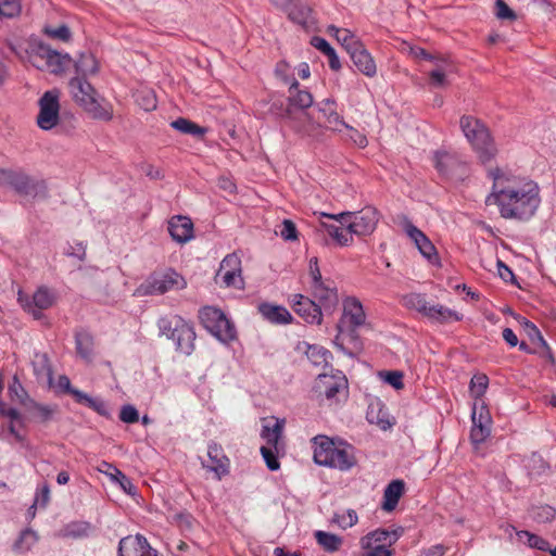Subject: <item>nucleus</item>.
<instances>
[{
	"label": "nucleus",
	"instance_id": "f257e3e1",
	"mask_svg": "<svg viewBox=\"0 0 556 556\" xmlns=\"http://www.w3.org/2000/svg\"><path fill=\"white\" fill-rule=\"evenodd\" d=\"M491 177L493 184L489 199L493 200L501 217L528 222L536 214L542 202L536 181L500 168L492 170Z\"/></svg>",
	"mask_w": 556,
	"mask_h": 556
},
{
	"label": "nucleus",
	"instance_id": "f03ea898",
	"mask_svg": "<svg viewBox=\"0 0 556 556\" xmlns=\"http://www.w3.org/2000/svg\"><path fill=\"white\" fill-rule=\"evenodd\" d=\"M470 395L472 397L470 442L472 450L477 455L484 456L486 453V402L484 394L486 392V376L476 375L470 381Z\"/></svg>",
	"mask_w": 556,
	"mask_h": 556
},
{
	"label": "nucleus",
	"instance_id": "7ed1b4c3",
	"mask_svg": "<svg viewBox=\"0 0 556 556\" xmlns=\"http://www.w3.org/2000/svg\"><path fill=\"white\" fill-rule=\"evenodd\" d=\"M71 93L77 104L94 119L111 121L113 117L112 105L100 98L97 90L89 81L79 76L70 80Z\"/></svg>",
	"mask_w": 556,
	"mask_h": 556
},
{
	"label": "nucleus",
	"instance_id": "20e7f679",
	"mask_svg": "<svg viewBox=\"0 0 556 556\" xmlns=\"http://www.w3.org/2000/svg\"><path fill=\"white\" fill-rule=\"evenodd\" d=\"M157 326L162 336L174 341L176 351L185 355H190L193 352L197 336L191 324L179 316H174L160 318Z\"/></svg>",
	"mask_w": 556,
	"mask_h": 556
},
{
	"label": "nucleus",
	"instance_id": "39448f33",
	"mask_svg": "<svg viewBox=\"0 0 556 556\" xmlns=\"http://www.w3.org/2000/svg\"><path fill=\"white\" fill-rule=\"evenodd\" d=\"M323 217L333 219L349 227L356 236H368L374 232L379 222V213L372 206H366L358 212H342L339 214L320 213Z\"/></svg>",
	"mask_w": 556,
	"mask_h": 556
},
{
	"label": "nucleus",
	"instance_id": "423d86ee",
	"mask_svg": "<svg viewBox=\"0 0 556 556\" xmlns=\"http://www.w3.org/2000/svg\"><path fill=\"white\" fill-rule=\"evenodd\" d=\"M2 181L12 187L17 193L33 199H46L48 187L45 180L35 179L23 172L0 169Z\"/></svg>",
	"mask_w": 556,
	"mask_h": 556
},
{
	"label": "nucleus",
	"instance_id": "0eeeda50",
	"mask_svg": "<svg viewBox=\"0 0 556 556\" xmlns=\"http://www.w3.org/2000/svg\"><path fill=\"white\" fill-rule=\"evenodd\" d=\"M201 324L219 341L227 343L236 338V329L224 312L219 308L206 306L199 312Z\"/></svg>",
	"mask_w": 556,
	"mask_h": 556
},
{
	"label": "nucleus",
	"instance_id": "6e6552de",
	"mask_svg": "<svg viewBox=\"0 0 556 556\" xmlns=\"http://www.w3.org/2000/svg\"><path fill=\"white\" fill-rule=\"evenodd\" d=\"M186 281L175 270H168L163 274L151 275L137 289L139 295L164 294L173 289H182Z\"/></svg>",
	"mask_w": 556,
	"mask_h": 556
},
{
	"label": "nucleus",
	"instance_id": "1a4fd4ad",
	"mask_svg": "<svg viewBox=\"0 0 556 556\" xmlns=\"http://www.w3.org/2000/svg\"><path fill=\"white\" fill-rule=\"evenodd\" d=\"M270 110L279 116L285 125L289 126L296 134L309 135L315 128L306 110L285 108L281 102H274Z\"/></svg>",
	"mask_w": 556,
	"mask_h": 556
},
{
	"label": "nucleus",
	"instance_id": "9d476101",
	"mask_svg": "<svg viewBox=\"0 0 556 556\" xmlns=\"http://www.w3.org/2000/svg\"><path fill=\"white\" fill-rule=\"evenodd\" d=\"M459 126L467 141L484 163L486 159V127L483 122L471 115H464L460 117Z\"/></svg>",
	"mask_w": 556,
	"mask_h": 556
},
{
	"label": "nucleus",
	"instance_id": "9b49d317",
	"mask_svg": "<svg viewBox=\"0 0 556 556\" xmlns=\"http://www.w3.org/2000/svg\"><path fill=\"white\" fill-rule=\"evenodd\" d=\"M59 93L55 90L46 91L39 99L37 125L43 130L52 129L59 122Z\"/></svg>",
	"mask_w": 556,
	"mask_h": 556
},
{
	"label": "nucleus",
	"instance_id": "f8f14e48",
	"mask_svg": "<svg viewBox=\"0 0 556 556\" xmlns=\"http://www.w3.org/2000/svg\"><path fill=\"white\" fill-rule=\"evenodd\" d=\"M403 229L407 237L414 242L420 254L432 265L439 264V255L435 247L429 238L418 229L407 217H403Z\"/></svg>",
	"mask_w": 556,
	"mask_h": 556
},
{
	"label": "nucleus",
	"instance_id": "ddd939ff",
	"mask_svg": "<svg viewBox=\"0 0 556 556\" xmlns=\"http://www.w3.org/2000/svg\"><path fill=\"white\" fill-rule=\"evenodd\" d=\"M314 388L320 395H325L328 400H333L338 394L346 392L348 379L340 370L332 375L320 374L316 379Z\"/></svg>",
	"mask_w": 556,
	"mask_h": 556
},
{
	"label": "nucleus",
	"instance_id": "4468645a",
	"mask_svg": "<svg viewBox=\"0 0 556 556\" xmlns=\"http://www.w3.org/2000/svg\"><path fill=\"white\" fill-rule=\"evenodd\" d=\"M118 556H159L156 549L152 548L147 539L137 534L125 536L118 543Z\"/></svg>",
	"mask_w": 556,
	"mask_h": 556
},
{
	"label": "nucleus",
	"instance_id": "2eb2a0df",
	"mask_svg": "<svg viewBox=\"0 0 556 556\" xmlns=\"http://www.w3.org/2000/svg\"><path fill=\"white\" fill-rule=\"evenodd\" d=\"M292 307L294 312L308 324L319 325L323 320V312L318 304L303 294L292 295Z\"/></svg>",
	"mask_w": 556,
	"mask_h": 556
},
{
	"label": "nucleus",
	"instance_id": "dca6fc26",
	"mask_svg": "<svg viewBox=\"0 0 556 556\" xmlns=\"http://www.w3.org/2000/svg\"><path fill=\"white\" fill-rule=\"evenodd\" d=\"M350 46V58L353 64L357 67L359 72L368 77H372L376 75L377 67L374 59L370 53L366 50L364 45L361 43H352Z\"/></svg>",
	"mask_w": 556,
	"mask_h": 556
},
{
	"label": "nucleus",
	"instance_id": "f3484780",
	"mask_svg": "<svg viewBox=\"0 0 556 556\" xmlns=\"http://www.w3.org/2000/svg\"><path fill=\"white\" fill-rule=\"evenodd\" d=\"M168 232L174 241L186 243L193 238V224L187 216H173L168 222Z\"/></svg>",
	"mask_w": 556,
	"mask_h": 556
},
{
	"label": "nucleus",
	"instance_id": "a211bd4d",
	"mask_svg": "<svg viewBox=\"0 0 556 556\" xmlns=\"http://www.w3.org/2000/svg\"><path fill=\"white\" fill-rule=\"evenodd\" d=\"M312 443L314 448V462L317 465L329 467L338 446L326 435H316L313 438Z\"/></svg>",
	"mask_w": 556,
	"mask_h": 556
},
{
	"label": "nucleus",
	"instance_id": "6ab92c4d",
	"mask_svg": "<svg viewBox=\"0 0 556 556\" xmlns=\"http://www.w3.org/2000/svg\"><path fill=\"white\" fill-rule=\"evenodd\" d=\"M318 111L326 119L327 128L333 131H342L343 128H351L337 112V103L333 99H324L317 103Z\"/></svg>",
	"mask_w": 556,
	"mask_h": 556
},
{
	"label": "nucleus",
	"instance_id": "aec40b11",
	"mask_svg": "<svg viewBox=\"0 0 556 556\" xmlns=\"http://www.w3.org/2000/svg\"><path fill=\"white\" fill-rule=\"evenodd\" d=\"M207 456L208 464L203 463V467L215 472L218 479L228 473L229 459L224 454L222 446L216 443L208 444Z\"/></svg>",
	"mask_w": 556,
	"mask_h": 556
},
{
	"label": "nucleus",
	"instance_id": "412c9836",
	"mask_svg": "<svg viewBox=\"0 0 556 556\" xmlns=\"http://www.w3.org/2000/svg\"><path fill=\"white\" fill-rule=\"evenodd\" d=\"M22 404L26 412L30 414V419L41 424L51 421L59 410L56 404L43 405L29 397L22 401Z\"/></svg>",
	"mask_w": 556,
	"mask_h": 556
},
{
	"label": "nucleus",
	"instance_id": "4be33fe9",
	"mask_svg": "<svg viewBox=\"0 0 556 556\" xmlns=\"http://www.w3.org/2000/svg\"><path fill=\"white\" fill-rule=\"evenodd\" d=\"M40 52L42 59L46 60L47 68L52 74L58 75L64 73L72 63V59L67 53L62 54L50 48H45L43 46H40Z\"/></svg>",
	"mask_w": 556,
	"mask_h": 556
},
{
	"label": "nucleus",
	"instance_id": "5701e85b",
	"mask_svg": "<svg viewBox=\"0 0 556 556\" xmlns=\"http://www.w3.org/2000/svg\"><path fill=\"white\" fill-rule=\"evenodd\" d=\"M314 296L320 302L325 311L333 309L339 302L338 291L331 283H326L324 280L312 285Z\"/></svg>",
	"mask_w": 556,
	"mask_h": 556
},
{
	"label": "nucleus",
	"instance_id": "b1692460",
	"mask_svg": "<svg viewBox=\"0 0 556 556\" xmlns=\"http://www.w3.org/2000/svg\"><path fill=\"white\" fill-rule=\"evenodd\" d=\"M355 464L356 458L354 455V448L351 445L341 442L334 452L333 458H331L329 467L340 470H349L355 466Z\"/></svg>",
	"mask_w": 556,
	"mask_h": 556
},
{
	"label": "nucleus",
	"instance_id": "393cba45",
	"mask_svg": "<svg viewBox=\"0 0 556 556\" xmlns=\"http://www.w3.org/2000/svg\"><path fill=\"white\" fill-rule=\"evenodd\" d=\"M402 532L401 530L388 531L384 529L375 530L361 540L362 547H371L377 544H384L387 546H391L393 543L397 541Z\"/></svg>",
	"mask_w": 556,
	"mask_h": 556
},
{
	"label": "nucleus",
	"instance_id": "a878e982",
	"mask_svg": "<svg viewBox=\"0 0 556 556\" xmlns=\"http://www.w3.org/2000/svg\"><path fill=\"white\" fill-rule=\"evenodd\" d=\"M313 101L311 92L299 89V83L295 79H292L289 88L288 104L286 108L307 111V109L312 106Z\"/></svg>",
	"mask_w": 556,
	"mask_h": 556
},
{
	"label": "nucleus",
	"instance_id": "bb28decb",
	"mask_svg": "<svg viewBox=\"0 0 556 556\" xmlns=\"http://www.w3.org/2000/svg\"><path fill=\"white\" fill-rule=\"evenodd\" d=\"M53 304V296L46 288H39L33 295L31 302L26 304L28 312L35 319L41 318V311L49 308Z\"/></svg>",
	"mask_w": 556,
	"mask_h": 556
},
{
	"label": "nucleus",
	"instance_id": "cd10ccee",
	"mask_svg": "<svg viewBox=\"0 0 556 556\" xmlns=\"http://www.w3.org/2000/svg\"><path fill=\"white\" fill-rule=\"evenodd\" d=\"M433 160L437 170L443 176L454 174L456 168L462 165L458 156L447 151H437Z\"/></svg>",
	"mask_w": 556,
	"mask_h": 556
},
{
	"label": "nucleus",
	"instance_id": "c85d7f7f",
	"mask_svg": "<svg viewBox=\"0 0 556 556\" xmlns=\"http://www.w3.org/2000/svg\"><path fill=\"white\" fill-rule=\"evenodd\" d=\"M258 312L266 320L274 324H289L292 320L290 312L280 305L262 303L258 305Z\"/></svg>",
	"mask_w": 556,
	"mask_h": 556
},
{
	"label": "nucleus",
	"instance_id": "c756f323",
	"mask_svg": "<svg viewBox=\"0 0 556 556\" xmlns=\"http://www.w3.org/2000/svg\"><path fill=\"white\" fill-rule=\"evenodd\" d=\"M281 9L288 13L289 17L302 26H306L311 16V8L300 2V0H287Z\"/></svg>",
	"mask_w": 556,
	"mask_h": 556
},
{
	"label": "nucleus",
	"instance_id": "7c9ffc66",
	"mask_svg": "<svg viewBox=\"0 0 556 556\" xmlns=\"http://www.w3.org/2000/svg\"><path fill=\"white\" fill-rule=\"evenodd\" d=\"M343 316L349 319L353 328L364 325L366 319L362 303L356 298H348L345 300Z\"/></svg>",
	"mask_w": 556,
	"mask_h": 556
},
{
	"label": "nucleus",
	"instance_id": "2f4dec72",
	"mask_svg": "<svg viewBox=\"0 0 556 556\" xmlns=\"http://www.w3.org/2000/svg\"><path fill=\"white\" fill-rule=\"evenodd\" d=\"M405 484L402 480H393L384 489L382 508L392 511L404 492Z\"/></svg>",
	"mask_w": 556,
	"mask_h": 556
},
{
	"label": "nucleus",
	"instance_id": "473e14b6",
	"mask_svg": "<svg viewBox=\"0 0 556 556\" xmlns=\"http://www.w3.org/2000/svg\"><path fill=\"white\" fill-rule=\"evenodd\" d=\"M77 354L85 361L91 362L93 356V337L87 330H78L75 333Z\"/></svg>",
	"mask_w": 556,
	"mask_h": 556
},
{
	"label": "nucleus",
	"instance_id": "72a5a7b5",
	"mask_svg": "<svg viewBox=\"0 0 556 556\" xmlns=\"http://www.w3.org/2000/svg\"><path fill=\"white\" fill-rule=\"evenodd\" d=\"M428 319L439 324H447L460 320L457 312L452 311L441 304L430 305L426 316Z\"/></svg>",
	"mask_w": 556,
	"mask_h": 556
},
{
	"label": "nucleus",
	"instance_id": "f704fd0d",
	"mask_svg": "<svg viewBox=\"0 0 556 556\" xmlns=\"http://www.w3.org/2000/svg\"><path fill=\"white\" fill-rule=\"evenodd\" d=\"M320 226L328 232V235L341 247L350 245L353 242V232L349 227L341 224H327L321 223Z\"/></svg>",
	"mask_w": 556,
	"mask_h": 556
},
{
	"label": "nucleus",
	"instance_id": "c9c22d12",
	"mask_svg": "<svg viewBox=\"0 0 556 556\" xmlns=\"http://www.w3.org/2000/svg\"><path fill=\"white\" fill-rule=\"evenodd\" d=\"M510 529L515 532L518 542L543 552L549 549V543L545 539L526 530H516L514 527Z\"/></svg>",
	"mask_w": 556,
	"mask_h": 556
},
{
	"label": "nucleus",
	"instance_id": "e433bc0d",
	"mask_svg": "<svg viewBox=\"0 0 556 556\" xmlns=\"http://www.w3.org/2000/svg\"><path fill=\"white\" fill-rule=\"evenodd\" d=\"M38 534L30 528L24 529L12 545L14 553L24 554L37 543Z\"/></svg>",
	"mask_w": 556,
	"mask_h": 556
},
{
	"label": "nucleus",
	"instance_id": "4c0bfd02",
	"mask_svg": "<svg viewBox=\"0 0 556 556\" xmlns=\"http://www.w3.org/2000/svg\"><path fill=\"white\" fill-rule=\"evenodd\" d=\"M285 420L275 419L273 424L267 422L263 425L261 437L266 443L274 448L277 447L278 441L282 434Z\"/></svg>",
	"mask_w": 556,
	"mask_h": 556
},
{
	"label": "nucleus",
	"instance_id": "58836bf2",
	"mask_svg": "<svg viewBox=\"0 0 556 556\" xmlns=\"http://www.w3.org/2000/svg\"><path fill=\"white\" fill-rule=\"evenodd\" d=\"M74 399L78 404H83L101 416L108 417L110 415L105 402L99 397H91L85 392H74Z\"/></svg>",
	"mask_w": 556,
	"mask_h": 556
},
{
	"label": "nucleus",
	"instance_id": "ea45409f",
	"mask_svg": "<svg viewBox=\"0 0 556 556\" xmlns=\"http://www.w3.org/2000/svg\"><path fill=\"white\" fill-rule=\"evenodd\" d=\"M77 76L85 78L98 72V62L91 53H81L75 62Z\"/></svg>",
	"mask_w": 556,
	"mask_h": 556
},
{
	"label": "nucleus",
	"instance_id": "a19ab883",
	"mask_svg": "<svg viewBox=\"0 0 556 556\" xmlns=\"http://www.w3.org/2000/svg\"><path fill=\"white\" fill-rule=\"evenodd\" d=\"M315 539H316L317 543L326 552H329V553L337 552L342 544V539L339 535L329 533V532H325V531H320V530L315 532Z\"/></svg>",
	"mask_w": 556,
	"mask_h": 556
},
{
	"label": "nucleus",
	"instance_id": "79ce46f5",
	"mask_svg": "<svg viewBox=\"0 0 556 556\" xmlns=\"http://www.w3.org/2000/svg\"><path fill=\"white\" fill-rule=\"evenodd\" d=\"M403 304L409 309H415L422 316H426L430 304L426 300V295L421 293H409L403 298Z\"/></svg>",
	"mask_w": 556,
	"mask_h": 556
},
{
	"label": "nucleus",
	"instance_id": "37998d69",
	"mask_svg": "<svg viewBox=\"0 0 556 556\" xmlns=\"http://www.w3.org/2000/svg\"><path fill=\"white\" fill-rule=\"evenodd\" d=\"M170 126L181 134L192 135L195 137H201L205 134L204 128L200 127L195 123H193L187 118H184V117H179V118L173 121L170 123Z\"/></svg>",
	"mask_w": 556,
	"mask_h": 556
},
{
	"label": "nucleus",
	"instance_id": "c03bdc74",
	"mask_svg": "<svg viewBox=\"0 0 556 556\" xmlns=\"http://www.w3.org/2000/svg\"><path fill=\"white\" fill-rule=\"evenodd\" d=\"M307 359L315 366L328 365L331 353L319 345H308L306 350Z\"/></svg>",
	"mask_w": 556,
	"mask_h": 556
},
{
	"label": "nucleus",
	"instance_id": "a18cd8bd",
	"mask_svg": "<svg viewBox=\"0 0 556 556\" xmlns=\"http://www.w3.org/2000/svg\"><path fill=\"white\" fill-rule=\"evenodd\" d=\"M33 366L37 377H47L49 381L52 380L53 371L46 353H37L33 361Z\"/></svg>",
	"mask_w": 556,
	"mask_h": 556
},
{
	"label": "nucleus",
	"instance_id": "49530a36",
	"mask_svg": "<svg viewBox=\"0 0 556 556\" xmlns=\"http://www.w3.org/2000/svg\"><path fill=\"white\" fill-rule=\"evenodd\" d=\"M556 510L549 505H536L530 510L531 518L538 523H547L554 520Z\"/></svg>",
	"mask_w": 556,
	"mask_h": 556
},
{
	"label": "nucleus",
	"instance_id": "de8ad7c7",
	"mask_svg": "<svg viewBox=\"0 0 556 556\" xmlns=\"http://www.w3.org/2000/svg\"><path fill=\"white\" fill-rule=\"evenodd\" d=\"M328 34L336 36L337 40L341 42L348 53L350 52V46H353L352 43H361L349 29H340L334 25L328 27Z\"/></svg>",
	"mask_w": 556,
	"mask_h": 556
},
{
	"label": "nucleus",
	"instance_id": "09e8293b",
	"mask_svg": "<svg viewBox=\"0 0 556 556\" xmlns=\"http://www.w3.org/2000/svg\"><path fill=\"white\" fill-rule=\"evenodd\" d=\"M104 466H108L112 471L109 472V475L112 477L113 480L117 481L121 485V488L125 491L127 494L134 495L136 493V486L131 482V480L126 477L119 469H117L115 466H112L108 463H103Z\"/></svg>",
	"mask_w": 556,
	"mask_h": 556
},
{
	"label": "nucleus",
	"instance_id": "8fccbe9b",
	"mask_svg": "<svg viewBox=\"0 0 556 556\" xmlns=\"http://www.w3.org/2000/svg\"><path fill=\"white\" fill-rule=\"evenodd\" d=\"M43 34L47 35L49 38L58 39L63 42L70 41L72 37L71 30L65 24H62L58 27L45 26Z\"/></svg>",
	"mask_w": 556,
	"mask_h": 556
},
{
	"label": "nucleus",
	"instance_id": "3c124183",
	"mask_svg": "<svg viewBox=\"0 0 556 556\" xmlns=\"http://www.w3.org/2000/svg\"><path fill=\"white\" fill-rule=\"evenodd\" d=\"M494 14L501 21L513 22L517 18V14L504 0H496L494 5Z\"/></svg>",
	"mask_w": 556,
	"mask_h": 556
},
{
	"label": "nucleus",
	"instance_id": "603ef678",
	"mask_svg": "<svg viewBox=\"0 0 556 556\" xmlns=\"http://www.w3.org/2000/svg\"><path fill=\"white\" fill-rule=\"evenodd\" d=\"M21 12L20 0H0V16L12 18Z\"/></svg>",
	"mask_w": 556,
	"mask_h": 556
},
{
	"label": "nucleus",
	"instance_id": "864d4df0",
	"mask_svg": "<svg viewBox=\"0 0 556 556\" xmlns=\"http://www.w3.org/2000/svg\"><path fill=\"white\" fill-rule=\"evenodd\" d=\"M225 271H241V260L237 254L231 253L224 257L218 274Z\"/></svg>",
	"mask_w": 556,
	"mask_h": 556
},
{
	"label": "nucleus",
	"instance_id": "5fc2aeb1",
	"mask_svg": "<svg viewBox=\"0 0 556 556\" xmlns=\"http://www.w3.org/2000/svg\"><path fill=\"white\" fill-rule=\"evenodd\" d=\"M381 379L392 386L395 390H401L404 387L403 374L399 370L380 371Z\"/></svg>",
	"mask_w": 556,
	"mask_h": 556
},
{
	"label": "nucleus",
	"instance_id": "6e6d98bb",
	"mask_svg": "<svg viewBox=\"0 0 556 556\" xmlns=\"http://www.w3.org/2000/svg\"><path fill=\"white\" fill-rule=\"evenodd\" d=\"M276 448L273 446H262L261 447V454L266 463V466L269 470L275 471L278 470L280 467V463L276 455Z\"/></svg>",
	"mask_w": 556,
	"mask_h": 556
},
{
	"label": "nucleus",
	"instance_id": "4d7b16f0",
	"mask_svg": "<svg viewBox=\"0 0 556 556\" xmlns=\"http://www.w3.org/2000/svg\"><path fill=\"white\" fill-rule=\"evenodd\" d=\"M277 233L286 241H294L298 239V230L295 224L290 219H285L279 225V230Z\"/></svg>",
	"mask_w": 556,
	"mask_h": 556
},
{
	"label": "nucleus",
	"instance_id": "13d9d810",
	"mask_svg": "<svg viewBox=\"0 0 556 556\" xmlns=\"http://www.w3.org/2000/svg\"><path fill=\"white\" fill-rule=\"evenodd\" d=\"M358 520L357 514L353 509H349L341 515H336L333 521L339 525L342 529H348L356 525Z\"/></svg>",
	"mask_w": 556,
	"mask_h": 556
},
{
	"label": "nucleus",
	"instance_id": "bf43d9fd",
	"mask_svg": "<svg viewBox=\"0 0 556 556\" xmlns=\"http://www.w3.org/2000/svg\"><path fill=\"white\" fill-rule=\"evenodd\" d=\"M119 419L126 424H135L139 420V414L135 406L124 405L119 413Z\"/></svg>",
	"mask_w": 556,
	"mask_h": 556
},
{
	"label": "nucleus",
	"instance_id": "052dcab7",
	"mask_svg": "<svg viewBox=\"0 0 556 556\" xmlns=\"http://www.w3.org/2000/svg\"><path fill=\"white\" fill-rule=\"evenodd\" d=\"M67 256L76 257L79 261L86 258V245L83 242H76L74 245L70 244L65 250Z\"/></svg>",
	"mask_w": 556,
	"mask_h": 556
},
{
	"label": "nucleus",
	"instance_id": "680f3d73",
	"mask_svg": "<svg viewBox=\"0 0 556 556\" xmlns=\"http://www.w3.org/2000/svg\"><path fill=\"white\" fill-rule=\"evenodd\" d=\"M86 529L87 527L85 523L72 522L66 526L64 535L71 538H79L86 534Z\"/></svg>",
	"mask_w": 556,
	"mask_h": 556
},
{
	"label": "nucleus",
	"instance_id": "e2e57ef3",
	"mask_svg": "<svg viewBox=\"0 0 556 556\" xmlns=\"http://www.w3.org/2000/svg\"><path fill=\"white\" fill-rule=\"evenodd\" d=\"M526 329L533 342H538L541 346L547 348V343L542 337L540 330L536 328V326L530 321L525 323Z\"/></svg>",
	"mask_w": 556,
	"mask_h": 556
},
{
	"label": "nucleus",
	"instance_id": "0e129e2a",
	"mask_svg": "<svg viewBox=\"0 0 556 556\" xmlns=\"http://www.w3.org/2000/svg\"><path fill=\"white\" fill-rule=\"evenodd\" d=\"M497 275L505 282H514L515 275L513 270L501 260H497Z\"/></svg>",
	"mask_w": 556,
	"mask_h": 556
},
{
	"label": "nucleus",
	"instance_id": "69168bd1",
	"mask_svg": "<svg viewBox=\"0 0 556 556\" xmlns=\"http://www.w3.org/2000/svg\"><path fill=\"white\" fill-rule=\"evenodd\" d=\"M50 501V488L47 483L36 493L35 502L40 507H46Z\"/></svg>",
	"mask_w": 556,
	"mask_h": 556
},
{
	"label": "nucleus",
	"instance_id": "338daca9",
	"mask_svg": "<svg viewBox=\"0 0 556 556\" xmlns=\"http://www.w3.org/2000/svg\"><path fill=\"white\" fill-rule=\"evenodd\" d=\"M241 271H225L223 273V282L226 287H238V283L242 282L240 278Z\"/></svg>",
	"mask_w": 556,
	"mask_h": 556
},
{
	"label": "nucleus",
	"instance_id": "774afa93",
	"mask_svg": "<svg viewBox=\"0 0 556 556\" xmlns=\"http://www.w3.org/2000/svg\"><path fill=\"white\" fill-rule=\"evenodd\" d=\"M367 549L366 556H391L392 552L384 544L372 545L371 547H363Z\"/></svg>",
	"mask_w": 556,
	"mask_h": 556
}]
</instances>
